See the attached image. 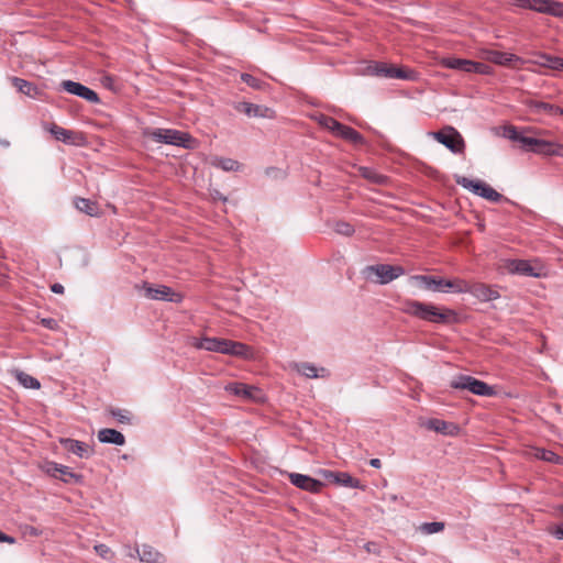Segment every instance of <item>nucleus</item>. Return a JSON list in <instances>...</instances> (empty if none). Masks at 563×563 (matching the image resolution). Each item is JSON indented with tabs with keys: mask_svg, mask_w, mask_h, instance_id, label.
<instances>
[{
	"mask_svg": "<svg viewBox=\"0 0 563 563\" xmlns=\"http://www.w3.org/2000/svg\"><path fill=\"white\" fill-rule=\"evenodd\" d=\"M319 123L329 131H331L335 136L341 126L343 125L341 122L329 115H321Z\"/></svg>",
	"mask_w": 563,
	"mask_h": 563,
	"instance_id": "4c0bfd02",
	"label": "nucleus"
},
{
	"mask_svg": "<svg viewBox=\"0 0 563 563\" xmlns=\"http://www.w3.org/2000/svg\"><path fill=\"white\" fill-rule=\"evenodd\" d=\"M492 67L484 63H478L473 60V66H471V73L489 75L492 74Z\"/></svg>",
	"mask_w": 563,
	"mask_h": 563,
	"instance_id": "c03bdc74",
	"label": "nucleus"
},
{
	"mask_svg": "<svg viewBox=\"0 0 563 563\" xmlns=\"http://www.w3.org/2000/svg\"><path fill=\"white\" fill-rule=\"evenodd\" d=\"M537 456L540 460L551 462V463H560V461H561V457L556 453H554L553 451H550V450H541L538 452Z\"/></svg>",
	"mask_w": 563,
	"mask_h": 563,
	"instance_id": "37998d69",
	"label": "nucleus"
},
{
	"mask_svg": "<svg viewBox=\"0 0 563 563\" xmlns=\"http://www.w3.org/2000/svg\"><path fill=\"white\" fill-rule=\"evenodd\" d=\"M401 311L408 316L434 324L451 325L460 322V316L454 309L440 307L430 302L406 299L402 301Z\"/></svg>",
	"mask_w": 563,
	"mask_h": 563,
	"instance_id": "f257e3e1",
	"label": "nucleus"
},
{
	"mask_svg": "<svg viewBox=\"0 0 563 563\" xmlns=\"http://www.w3.org/2000/svg\"><path fill=\"white\" fill-rule=\"evenodd\" d=\"M534 4H537V12L555 18H563V2L555 0H534Z\"/></svg>",
	"mask_w": 563,
	"mask_h": 563,
	"instance_id": "4be33fe9",
	"label": "nucleus"
},
{
	"mask_svg": "<svg viewBox=\"0 0 563 563\" xmlns=\"http://www.w3.org/2000/svg\"><path fill=\"white\" fill-rule=\"evenodd\" d=\"M360 172L364 178H366L373 183H376V184H383L386 179L385 176L376 173L374 169H372L369 167H361Z\"/></svg>",
	"mask_w": 563,
	"mask_h": 563,
	"instance_id": "ea45409f",
	"label": "nucleus"
},
{
	"mask_svg": "<svg viewBox=\"0 0 563 563\" xmlns=\"http://www.w3.org/2000/svg\"><path fill=\"white\" fill-rule=\"evenodd\" d=\"M57 478H59L64 483L68 484V483H73V482L74 483L81 482L82 476L79 475V474L74 473L70 467L60 464Z\"/></svg>",
	"mask_w": 563,
	"mask_h": 563,
	"instance_id": "f704fd0d",
	"label": "nucleus"
},
{
	"mask_svg": "<svg viewBox=\"0 0 563 563\" xmlns=\"http://www.w3.org/2000/svg\"><path fill=\"white\" fill-rule=\"evenodd\" d=\"M526 106L536 114L547 113L551 117L563 115V109L555 104L530 99L526 101Z\"/></svg>",
	"mask_w": 563,
	"mask_h": 563,
	"instance_id": "6ab92c4d",
	"label": "nucleus"
},
{
	"mask_svg": "<svg viewBox=\"0 0 563 563\" xmlns=\"http://www.w3.org/2000/svg\"><path fill=\"white\" fill-rule=\"evenodd\" d=\"M426 426L428 429L442 434H453V431L457 430L455 424L440 419H430Z\"/></svg>",
	"mask_w": 563,
	"mask_h": 563,
	"instance_id": "c85d7f7f",
	"label": "nucleus"
},
{
	"mask_svg": "<svg viewBox=\"0 0 563 563\" xmlns=\"http://www.w3.org/2000/svg\"><path fill=\"white\" fill-rule=\"evenodd\" d=\"M451 387L455 389H466L477 396L490 397L496 394L493 386L468 375H459L453 378Z\"/></svg>",
	"mask_w": 563,
	"mask_h": 563,
	"instance_id": "423d86ee",
	"label": "nucleus"
},
{
	"mask_svg": "<svg viewBox=\"0 0 563 563\" xmlns=\"http://www.w3.org/2000/svg\"><path fill=\"white\" fill-rule=\"evenodd\" d=\"M325 477L344 487L363 488V485L357 478L352 477L349 473L345 472L329 471L325 473Z\"/></svg>",
	"mask_w": 563,
	"mask_h": 563,
	"instance_id": "5701e85b",
	"label": "nucleus"
},
{
	"mask_svg": "<svg viewBox=\"0 0 563 563\" xmlns=\"http://www.w3.org/2000/svg\"><path fill=\"white\" fill-rule=\"evenodd\" d=\"M213 165L225 172H236L240 169V163L232 158L218 157L214 159Z\"/></svg>",
	"mask_w": 563,
	"mask_h": 563,
	"instance_id": "c9c22d12",
	"label": "nucleus"
},
{
	"mask_svg": "<svg viewBox=\"0 0 563 563\" xmlns=\"http://www.w3.org/2000/svg\"><path fill=\"white\" fill-rule=\"evenodd\" d=\"M470 286H471V283H468L464 279H461V278L445 280L446 292H455V294H466L467 292L468 294Z\"/></svg>",
	"mask_w": 563,
	"mask_h": 563,
	"instance_id": "473e14b6",
	"label": "nucleus"
},
{
	"mask_svg": "<svg viewBox=\"0 0 563 563\" xmlns=\"http://www.w3.org/2000/svg\"><path fill=\"white\" fill-rule=\"evenodd\" d=\"M468 294L483 302L493 301L499 298V292L483 283H471Z\"/></svg>",
	"mask_w": 563,
	"mask_h": 563,
	"instance_id": "f3484780",
	"label": "nucleus"
},
{
	"mask_svg": "<svg viewBox=\"0 0 563 563\" xmlns=\"http://www.w3.org/2000/svg\"><path fill=\"white\" fill-rule=\"evenodd\" d=\"M75 207L80 211L90 217H100L101 211L96 201L86 198H76Z\"/></svg>",
	"mask_w": 563,
	"mask_h": 563,
	"instance_id": "bb28decb",
	"label": "nucleus"
},
{
	"mask_svg": "<svg viewBox=\"0 0 563 563\" xmlns=\"http://www.w3.org/2000/svg\"><path fill=\"white\" fill-rule=\"evenodd\" d=\"M334 231L338 234L351 236L354 233V228L352 224L345 221H338L334 225Z\"/></svg>",
	"mask_w": 563,
	"mask_h": 563,
	"instance_id": "79ce46f5",
	"label": "nucleus"
},
{
	"mask_svg": "<svg viewBox=\"0 0 563 563\" xmlns=\"http://www.w3.org/2000/svg\"><path fill=\"white\" fill-rule=\"evenodd\" d=\"M12 374L16 380L25 388L38 389L41 387V383L37 378L29 375L23 371L14 369L12 371Z\"/></svg>",
	"mask_w": 563,
	"mask_h": 563,
	"instance_id": "7c9ffc66",
	"label": "nucleus"
},
{
	"mask_svg": "<svg viewBox=\"0 0 563 563\" xmlns=\"http://www.w3.org/2000/svg\"><path fill=\"white\" fill-rule=\"evenodd\" d=\"M47 130L57 140L65 144H76L79 134L75 131L64 129L55 123H52Z\"/></svg>",
	"mask_w": 563,
	"mask_h": 563,
	"instance_id": "b1692460",
	"label": "nucleus"
},
{
	"mask_svg": "<svg viewBox=\"0 0 563 563\" xmlns=\"http://www.w3.org/2000/svg\"><path fill=\"white\" fill-rule=\"evenodd\" d=\"M98 440L101 443L115 444L119 446H122L125 444L124 435L120 431H118L115 429H110V428L101 429L98 432Z\"/></svg>",
	"mask_w": 563,
	"mask_h": 563,
	"instance_id": "a878e982",
	"label": "nucleus"
},
{
	"mask_svg": "<svg viewBox=\"0 0 563 563\" xmlns=\"http://www.w3.org/2000/svg\"><path fill=\"white\" fill-rule=\"evenodd\" d=\"M144 296L152 300H164L169 302H181L183 295L175 292L170 287L159 285L154 287L148 283H143Z\"/></svg>",
	"mask_w": 563,
	"mask_h": 563,
	"instance_id": "9d476101",
	"label": "nucleus"
},
{
	"mask_svg": "<svg viewBox=\"0 0 563 563\" xmlns=\"http://www.w3.org/2000/svg\"><path fill=\"white\" fill-rule=\"evenodd\" d=\"M0 542H4V543H9V544H14L15 543V538H13V537H11L9 534H5L2 531H0Z\"/></svg>",
	"mask_w": 563,
	"mask_h": 563,
	"instance_id": "603ef678",
	"label": "nucleus"
},
{
	"mask_svg": "<svg viewBox=\"0 0 563 563\" xmlns=\"http://www.w3.org/2000/svg\"><path fill=\"white\" fill-rule=\"evenodd\" d=\"M41 323L47 329H54L57 325L56 320L52 318L42 319Z\"/></svg>",
	"mask_w": 563,
	"mask_h": 563,
	"instance_id": "864d4df0",
	"label": "nucleus"
},
{
	"mask_svg": "<svg viewBox=\"0 0 563 563\" xmlns=\"http://www.w3.org/2000/svg\"><path fill=\"white\" fill-rule=\"evenodd\" d=\"M539 59L534 63L542 67H547L553 70H561L562 66V57L552 56L545 53L538 54Z\"/></svg>",
	"mask_w": 563,
	"mask_h": 563,
	"instance_id": "2f4dec72",
	"label": "nucleus"
},
{
	"mask_svg": "<svg viewBox=\"0 0 563 563\" xmlns=\"http://www.w3.org/2000/svg\"><path fill=\"white\" fill-rule=\"evenodd\" d=\"M152 136L156 142L184 148H192L195 142L190 134L173 129H156L152 132Z\"/></svg>",
	"mask_w": 563,
	"mask_h": 563,
	"instance_id": "0eeeda50",
	"label": "nucleus"
},
{
	"mask_svg": "<svg viewBox=\"0 0 563 563\" xmlns=\"http://www.w3.org/2000/svg\"><path fill=\"white\" fill-rule=\"evenodd\" d=\"M561 510H562V514H563V507L561 508Z\"/></svg>",
	"mask_w": 563,
	"mask_h": 563,
	"instance_id": "052dcab7",
	"label": "nucleus"
},
{
	"mask_svg": "<svg viewBox=\"0 0 563 563\" xmlns=\"http://www.w3.org/2000/svg\"><path fill=\"white\" fill-rule=\"evenodd\" d=\"M195 346L200 350L234 356L249 357L251 355L250 346L228 339L202 338L195 343Z\"/></svg>",
	"mask_w": 563,
	"mask_h": 563,
	"instance_id": "f03ea898",
	"label": "nucleus"
},
{
	"mask_svg": "<svg viewBox=\"0 0 563 563\" xmlns=\"http://www.w3.org/2000/svg\"><path fill=\"white\" fill-rule=\"evenodd\" d=\"M507 269L511 274L540 278L544 275L542 266H534L526 260H510Z\"/></svg>",
	"mask_w": 563,
	"mask_h": 563,
	"instance_id": "f8f14e48",
	"label": "nucleus"
},
{
	"mask_svg": "<svg viewBox=\"0 0 563 563\" xmlns=\"http://www.w3.org/2000/svg\"><path fill=\"white\" fill-rule=\"evenodd\" d=\"M505 136L514 142H519L523 148L527 145L526 140L530 139V136L523 135L521 132L517 131V129L512 125L505 128Z\"/></svg>",
	"mask_w": 563,
	"mask_h": 563,
	"instance_id": "e433bc0d",
	"label": "nucleus"
},
{
	"mask_svg": "<svg viewBox=\"0 0 563 563\" xmlns=\"http://www.w3.org/2000/svg\"><path fill=\"white\" fill-rule=\"evenodd\" d=\"M443 66L450 69H455L464 73H471L473 60L464 58L448 57L442 60Z\"/></svg>",
	"mask_w": 563,
	"mask_h": 563,
	"instance_id": "cd10ccee",
	"label": "nucleus"
},
{
	"mask_svg": "<svg viewBox=\"0 0 563 563\" xmlns=\"http://www.w3.org/2000/svg\"><path fill=\"white\" fill-rule=\"evenodd\" d=\"M136 554L139 555L140 561L145 563H164L165 556L157 551L155 548L148 544H143L142 549H135Z\"/></svg>",
	"mask_w": 563,
	"mask_h": 563,
	"instance_id": "393cba45",
	"label": "nucleus"
},
{
	"mask_svg": "<svg viewBox=\"0 0 563 563\" xmlns=\"http://www.w3.org/2000/svg\"><path fill=\"white\" fill-rule=\"evenodd\" d=\"M364 549L368 553H374V554H377V555L380 553V548H379V545L376 542H367V543H365L364 544Z\"/></svg>",
	"mask_w": 563,
	"mask_h": 563,
	"instance_id": "8fccbe9b",
	"label": "nucleus"
},
{
	"mask_svg": "<svg viewBox=\"0 0 563 563\" xmlns=\"http://www.w3.org/2000/svg\"><path fill=\"white\" fill-rule=\"evenodd\" d=\"M514 2V4H516L517 7L519 8H525V9H531V10H537V4H534V0H511Z\"/></svg>",
	"mask_w": 563,
	"mask_h": 563,
	"instance_id": "09e8293b",
	"label": "nucleus"
},
{
	"mask_svg": "<svg viewBox=\"0 0 563 563\" xmlns=\"http://www.w3.org/2000/svg\"><path fill=\"white\" fill-rule=\"evenodd\" d=\"M410 280L424 290L433 292H446V279L442 277H437L432 275H413L410 277Z\"/></svg>",
	"mask_w": 563,
	"mask_h": 563,
	"instance_id": "4468645a",
	"label": "nucleus"
},
{
	"mask_svg": "<svg viewBox=\"0 0 563 563\" xmlns=\"http://www.w3.org/2000/svg\"><path fill=\"white\" fill-rule=\"evenodd\" d=\"M369 465L372 467H375V468H380L382 467V461L379 459H372L369 461Z\"/></svg>",
	"mask_w": 563,
	"mask_h": 563,
	"instance_id": "6e6d98bb",
	"label": "nucleus"
},
{
	"mask_svg": "<svg viewBox=\"0 0 563 563\" xmlns=\"http://www.w3.org/2000/svg\"><path fill=\"white\" fill-rule=\"evenodd\" d=\"M336 136L341 137L345 141H349L353 144H363L364 143L363 135L361 133H358L356 130H354L353 128L347 126L345 124H343L341 126V129L336 133Z\"/></svg>",
	"mask_w": 563,
	"mask_h": 563,
	"instance_id": "c756f323",
	"label": "nucleus"
},
{
	"mask_svg": "<svg viewBox=\"0 0 563 563\" xmlns=\"http://www.w3.org/2000/svg\"><path fill=\"white\" fill-rule=\"evenodd\" d=\"M483 58L500 66L516 67L517 64H525V60L515 54L499 52L495 49H485L482 52Z\"/></svg>",
	"mask_w": 563,
	"mask_h": 563,
	"instance_id": "9b49d317",
	"label": "nucleus"
},
{
	"mask_svg": "<svg viewBox=\"0 0 563 563\" xmlns=\"http://www.w3.org/2000/svg\"><path fill=\"white\" fill-rule=\"evenodd\" d=\"M135 554H136L135 549L133 550V549L129 548L128 555H129L130 558H134V556H135Z\"/></svg>",
	"mask_w": 563,
	"mask_h": 563,
	"instance_id": "4d7b16f0",
	"label": "nucleus"
},
{
	"mask_svg": "<svg viewBox=\"0 0 563 563\" xmlns=\"http://www.w3.org/2000/svg\"><path fill=\"white\" fill-rule=\"evenodd\" d=\"M235 110L244 113L249 118H268L275 117V111L266 106L255 104L251 102H239L235 104Z\"/></svg>",
	"mask_w": 563,
	"mask_h": 563,
	"instance_id": "dca6fc26",
	"label": "nucleus"
},
{
	"mask_svg": "<svg viewBox=\"0 0 563 563\" xmlns=\"http://www.w3.org/2000/svg\"><path fill=\"white\" fill-rule=\"evenodd\" d=\"M60 87L70 95L80 97L91 103H99L100 98L96 91L89 87L73 80H63Z\"/></svg>",
	"mask_w": 563,
	"mask_h": 563,
	"instance_id": "ddd939ff",
	"label": "nucleus"
},
{
	"mask_svg": "<svg viewBox=\"0 0 563 563\" xmlns=\"http://www.w3.org/2000/svg\"><path fill=\"white\" fill-rule=\"evenodd\" d=\"M109 413L115 418L120 423L130 424L131 423V413L126 410H122L119 408H111Z\"/></svg>",
	"mask_w": 563,
	"mask_h": 563,
	"instance_id": "a19ab883",
	"label": "nucleus"
},
{
	"mask_svg": "<svg viewBox=\"0 0 563 563\" xmlns=\"http://www.w3.org/2000/svg\"><path fill=\"white\" fill-rule=\"evenodd\" d=\"M455 183L462 186L464 189L472 191L488 201L499 202L504 199V196L496 191L493 187L481 180H473L465 176L455 175Z\"/></svg>",
	"mask_w": 563,
	"mask_h": 563,
	"instance_id": "20e7f679",
	"label": "nucleus"
},
{
	"mask_svg": "<svg viewBox=\"0 0 563 563\" xmlns=\"http://www.w3.org/2000/svg\"><path fill=\"white\" fill-rule=\"evenodd\" d=\"M51 290L55 294H63L64 292V286L62 284L55 283L51 286Z\"/></svg>",
	"mask_w": 563,
	"mask_h": 563,
	"instance_id": "5fc2aeb1",
	"label": "nucleus"
},
{
	"mask_svg": "<svg viewBox=\"0 0 563 563\" xmlns=\"http://www.w3.org/2000/svg\"><path fill=\"white\" fill-rule=\"evenodd\" d=\"M288 478L294 486L312 494L319 493L324 486L321 481L299 473H289Z\"/></svg>",
	"mask_w": 563,
	"mask_h": 563,
	"instance_id": "2eb2a0df",
	"label": "nucleus"
},
{
	"mask_svg": "<svg viewBox=\"0 0 563 563\" xmlns=\"http://www.w3.org/2000/svg\"><path fill=\"white\" fill-rule=\"evenodd\" d=\"M366 74L385 78L415 79L416 75L412 70L398 68L386 63L373 62L366 67Z\"/></svg>",
	"mask_w": 563,
	"mask_h": 563,
	"instance_id": "6e6552de",
	"label": "nucleus"
},
{
	"mask_svg": "<svg viewBox=\"0 0 563 563\" xmlns=\"http://www.w3.org/2000/svg\"><path fill=\"white\" fill-rule=\"evenodd\" d=\"M561 70H563V58H562V66H561Z\"/></svg>",
	"mask_w": 563,
	"mask_h": 563,
	"instance_id": "bf43d9fd",
	"label": "nucleus"
},
{
	"mask_svg": "<svg viewBox=\"0 0 563 563\" xmlns=\"http://www.w3.org/2000/svg\"><path fill=\"white\" fill-rule=\"evenodd\" d=\"M60 464L56 462H46L43 465V471L48 474L52 477L57 478L58 477V471H59Z\"/></svg>",
	"mask_w": 563,
	"mask_h": 563,
	"instance_id": "a18cd8bd",
	"label": "nucleus"
},
{
	"mask_svg": "<svg viewBox=\"0 0 563 563\" xmlns=\"http://www.w3.org/2000/svg\"><path fill=\"white\" fill-rule=\"evenodd\" d=\"M362 274L369 282L386 285L402 276L405 269L399 265L376 264L366 266Z\"/></svg>",
	"mask_w": 563,
	"mask_h": 563,
	"instance_id": "7ed1b4c3",
	"label": "nucleus"
},
{
	"mask_svg": "<svg viewBox=\"0 0 563 563\" xmlns=\"http://www.w3.org/2000/svg\"><path fill=\"white\" fill-rule=\"evenodd\" d=\"M430 135L454 154H463L465 151L464 139L461 133L451 125H446L440 131L431 132Z\"/></svg>",
	"mask_w": 563,
	"mask_h": 563,
	"instance_id": "39448f33",
	"label": "nucleus"
},
{
	"mask_svg": "<svg viewBox=\"0 0 563 563\" xmlns=\"http://www.w3.org/2000/svg\"><path fill=\"white\" fill-rule=\"evenodd\" d=\"M550 533L559 540H563V522L550 530Z\"/></svg>",
	"mask_w": 563,
	"mask_h": 563,
	"instance_id": "3c124183",
	"label": "nucleus"
},
{
	"mask_svg": "<svg viewBox=\"0 0 563 563\" xmlns=\"http://www.w3.org/2000/svg\"><path fill=\"white\" fill-rule=\"evenodd\" d=\"M444 522L442 521H433V522H424L420 526V531L424 534H433L444 530Z\"/></svg>",
	"mask_w": 563,
	"mask_h": 563,
	"instance_id": "58836bf2",
	"label": "nucleus"
},
{
	"mask_svg": "<svg viewBox=\"0 0 563 563\" xmlns=\"http://www.w3.org/2000/svg\"><path fill=\"white\" fill-rule=\"evenodd\" d=\"M12 86L22 95H25L30 98H37L41 96V89L33 82L25 80L20 77H10Z\"/></svg>",
	"mask_w": 563,
	"mask_h": 563,
	"instance_id": "aec40b11",
	"label": "nucleus"
},
{
	"mask_svg": "<svg viewBox=\"0 0 563 563\" xmlns=\"http://www.w3.org/2000/svg\"><path fill=\"white\" fill-rule=\"evenodd\" d=\"M526 151L545 156H563V145L542 139L526 140Z\"/></svg>",
	"mask_w": 563,
	"mask_h": 563,
	"instance_id": "1a4fd4ad",
	"label": "nucleus"
},
{
	"mask_svg": "<svg viewBox=\"0 0 563 563\" xmlns=\"http://www.w3.org/2000/svg\"><path fill=\"white\" fill-rule=\"evenodd\" d=\"M229 391L245 399L260 400L261 390L257 387L243 383H233L227 388Z\"/></svg>",
	"mask_w": 563,
	"mask_h": 563,
	"instance_id": "412c9836",
	"label": "nucleus"
},
{
	"mask_svg": "<svg viewBox=\"0 0 563 563\" xmlns=\"http://www.w3.org/2000/svg\"><path fill=\"white\" fill-rule=\"evenodd\" d=\"M241 79L243 82H245L246 85H249L252 88L260 89L262 87L261 80L255 78L251 74H246V73L242 74Z\"/></svg>",
	"mask_w": 563,
	"mask_h": 563,
	"instance_id": "de8ad7c7",
	"label": "nucleus"
},
{
	"mask_svg": "<svg viewBox=\"0 0 563 563\" xmlns=\"http://www.w3.org/2000/svg\"><path fill=\"white\" fill-rule=\"evenodd\" d=\"M59 442L66 451L77 455L78 457L87 459L92 454V449H90L85 442L69 438H63Z\"/></svg>",
	"mask_w": 563,
	"mask_h": 563,
	"instance_id": "a211bd4d",
	"label": "nucleus"
},
{
	"mask_svg": "<svg viewBox=\"0 0 563 563\" xmlns=\"http://www.w3.org/2000/svg\"><path fill=\"white\" fill-rule=\"evenodd\" d=\"M297 371L308 378L324 377L327 374V369L323 367L320 369L321 374H319V369L310 363L298 364Z\"/></svg>",
	"mask_w": 563,
	"mask_h": 563,
	"instance_id": "72a5a7b5",
	"label": "nucleus"
},
{
	"mask_svg": "<svg viewBox=\"0 0 563 563\" xmlns=\"http://www.w3.org/2000/svg\"><path fill=\"white\" fill-rule=\"evenodd\" d=\"M95 551L97 552V554L99 556H101L102 559H106V560H110L113 556V553L111 552L110 548L103 543L96 544Z\"/></svg>",
	"mask_w": 563,
	"mask_h": 563,
	"instance_id": "49530a36",
	"label": "nucleus"
},
{
	"mask_svg": "<svg viewBox=\"0 0 563 563\" xmlns=\"http://www.w3.org/2000/svg\"><path fill=\"white\" fill-rule=\"evenodd\" d=\"M0 144L4 147H8L10 145L9 141L0 140Z\"/></svg>",
	"mask_w": 563,
	"mask_h": 563,
	"instance_id": "13d9d810",
	"label": "nucleus"
}]
</instances>
